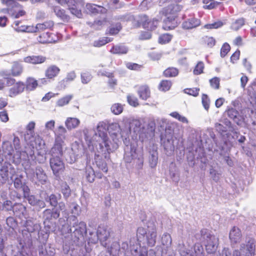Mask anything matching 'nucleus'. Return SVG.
Instances as JSON below:
<instances>
[{
	"instance_id": "49530a36",
	"label": "nucleus",
	"mask_w": 256,
	"mask_h": 256,
	"mask_svg": "<svg viewBox=\"0 0 256 256\" xmlns=\"http://www.w3.org/2000/svg\"><path fill=\"white\" fill-rule=\"evenodd\" d=\"M72 98L73 96L72 94H68L64 96L56 102V106L62 107L68 104Z\"/></svg>"
},
{
	"instance_id": "9b49d317",
	"label": "nucleus",
	"mask_w": 256,
	"mask_h": 256,
	"mask_svg": "<svg viewBox=\"0 0 256 256\" xmlns=\"http://www.w3.org/2000/svg\"><path fill=\"white\" fill-rule=\"evenodd\" d=\"M180 256H204L202 246L199 244H195L191 250L184 246L180 250Z\"/></svg>"
},
{
	"instance_id": "aec40b11",
	"label": "nucleus",
	"mask_w": 256,
	"mask_h": 256,
	"mask_svg": "<svg viewBox=\"0 0 256 256\" xmlns=\"http://www.w3.org/2000/svg\"><path fill=\"white\" fill-rule=\"evenodd\" d=\"M2 2L8 8L5 10L11 16L12 13L16 14L19 10L22 8V6L14 0H1Z\"/></svg>"
},
{
	"instance_id": "b1692460",
	"label": "nucleus",
	"mask_w": 256,
	"mask_h": 256,
	"mask_svg": "<svg viewBox=\"0 0 256 256\" xmlns=\"http://www.w3.org/2000/svg\"><path fill=\"white\" fill-rule=\"evenodd\" d=\"M12 87L10 88L8 95L10 97L13 98L22 93L25 89V84L24 82H18L13 84Z\"/></svg>"
},
{
	"instance_id": "37998d69",
	"label": "nucleus",
	"mask_w": 256,
	"mask_h": 256,
	"mask_svg": "<svg viewBox=\"0 0 256 256\" xmlns=\"http://www.w3.org/2000/svg\"><path fill=\"white\" fill-rule=\"evenodd\" d=\"M54 26V22L52 20H48L42 24H38L37 28L38 32L42 31L46 29L52 30Z\"/></svg>"
},
{
	"instance_id": "4be33fe9",
	"label": "nucleus",
	"mask_w": 256,
	"mask_h": 256,
	"mask_svg": "<svg viewBox=\"0 0 256 256\" xmlns=\"http://www.w3.org/2000/svg\"><path fill=\"white\" fill-rule=\"evenodd\" d=\"M200 24V21L199 19L193 16H190L189 18L182 22V27L184 29L190 30L199 26Z\"/></svg>"
},
{
	"instance_id": "13d9d810",
	"label": "nucleus",
	"mask_w": 256,
	"mask_h": 256,
	"mask_svg": "<svg viewBox=\"0 0 256 256\" xmlns=\"http://www.w3.org/2000/svg\"><path fill=\"white\" fill-rule=\"evenodd\" d=\"M92 78V76L90 72H84L81 74V80L84 84L88 83Z\"/></svg>"
},
{
	"instance_id": "4d7b16f0",
	"label": "nucleus",
	"mask_w": 256,
	"mask_h": 256,
	"mask_svg": "<svg viewBox=\"0 0 256 256\" xmlns=\"http://www.w3.org/2000/svg\"><path fill=\"white\" fill-rule=\"evenodd\" d=\"M112 40L110 38H104L94 42L93 46L95 47H100Z\"/></svg>"
},
{
	"instance_id": "3c124183",
	"label": "nucleus",
	"mask_w": 256,
	"mask_h": 256,
	"mask_svg": "<svg viewBox=\"0 0 256 256\" xmlns=\"http://www.w3.org/2000/svg\"><path fill=\"white\" fill-rule=\"evenodd\" d=\"M178 70L175 68H169L164 72V74L166 77H174L178 76Z\"/></svg>"
},
{
	"instance_id": "473e14b6",
	"label": "nucleus",
	"mask_w": 256,
	"mask_h": 256,
	"mask_svg": "<svg viewBox=\"0 0 256 256\" xmlns=\"http://www.w3.org/2000/svg\"><path fill=\"white\" fill-rule=\"evenodd\" d=\"M23 72V66L18 62H14L11 68V74L14 76H20Z\"/></svg>"
},
{
	"instance_id": "a878e982",
	"label": "nucleus",
	"mask_w": 256,
	"mask_h": 256,
	"mask_svg": "<svg viewBox=\"0 0 256 256\" xmlns=\"http://www.w3.org/2000/svg\"><path fill=\"white\" fill-rule=\"evenodd\" d=\"M166 18L164 20L162 28L164 30H168L174 28L178 26L175 16H166Z\"/></svg>"
},
{
	"instance_id": "c85d7f7f",
	"label": "nucleus",
	"mask_w": 256,
	"mask_h": 256,
	"mask_svg": "<svg viewBox=\"0 0 256 256\" xmlns=\"http://www.w3.org/2000/svg\"><path fill=\"white\" fill-rule=\"evenodd\" d=\"M60 69L56 65L50 66L45 71V76L47 78L52 79L59 74Z\"/></svg>"
},
{
	"instance_id": "412c9836",
	"label": "nucleus",
	"mask_w": 256,
	"mask_h": 256,
	"mask_svg": "<svg viewBox=\"0 0 256 256\" xmlns=\"http://www.w3.org/2000/svg\"><path fill=\"white\" fill-rule=\"evenodd\" d=\"M73 158L71 159L70 163L74 162L84 152L82 145L78 142H74L71 148Z\"/></svg>"
},
{
	"instance_id": "9d476101",
	"label": "nucleus",
	"mask_w": 256,
	"mask_h": 256,
	"mask_svg": "<svg viewBox=\"0 0 256 256\" xmlns=\"http://www.w3.org/2000/svg\"><path fill=\"white\" fill-rule=\"evenodd\" d=\"M164 147L168 155H171L173 154L174 148V141L176 138H174L173 134L170 130H166V134L164 137L162 138Z\"/></svg>"
},
{
	"instance_id": "f8f14e48",
	"label": "nucleus",
	"mask_w": 256,
	"mask_h": 256,
	"mask_svg": "<svg viewBox=\"0 0 256 256\" xmlns=\"http://www.w3.org/2000/svg\"><path fill=\"white\" fill-rule=\"evenodd\" d=\"M15 168L9 162H4L0 168V176L3 182L8 180L9 178H11L16 174Z\"/></svg>"
},
{
	"instance_id": "20e7f679",
	"label": "nucleus",
	"mask_w": 256,
	"mask_h": 256,
	"mask_svg": "<svg viewBox=\"0 0 256 256\" xmlns=\"http://www.w3.org/2000/svg\"><path fill=\"white\" fill-rule=\"evenodd\" d=\"M40 226L39 224L34 222L32 218L27 220L24 224V228L22 230V238L20 241V246L24 248L31 243L32 238H35V234H38V238H40V236L42 235L44 239L48 238L49 234L48 230L46 229L44 234L43 231L40 232Z\"/></svg>"
},
{
	"instance_id": "69168bd1",
	"label": "nucleus",
	"mask_w": 256,
	"mask_h": 256,
	"mask_svg": "<svg viewBox=\"0 0 256 256\" xmlns=\"http://www.w3.org/2000/svg\"><path fill=\"white\" fill-rule=\"evenodd\" d=\"M6 224L7 226L12 230H14V229L17 226V222L16 220L14 219V218L10 216L7 218L6 220Z\"/></svg>"
},
{
	"instance_id": "c9c22d12",
	"label": "nucleus",
	"mask_w": 256,
	"mask_h": 256,
	"mask_svg": "<svg viewBox=\"0 0 256 256\" xmlns=\"http://www.w3.org/2000/svg\"><path fill=\"white\" fill-rule=\"evenodd\" d=\"M24 84L25 88L28 91L34 90L38 86V81L34 78L30 77L27 78Z\"/></svg>"
},
{
	"instance_id": "ea45409f",
	"label": "nucleus",
	"mask_w": 256,
	"mask_h": 256,
	"mask_svg": "<svg viewBox=\"0 0 256 256\" xmlns=\"http://www.w3.org/2000/svg\"><path fill=\"white\" fill-rule=\"evenodd\" d=\"M10 73L7 70L0 71V76L6 81V84L8 86H12L15 82V79L10 78Z\"/></svg>"
},
{
	"instance_id": "393cba45",
	"label": "nucleus",
	"mask_w": 256,
	"mask_h": 256,
	"mask_svg": "<svg viewBox=\"0 0 256 256\" xmlns=\"http://www.w3.org/2000/svg\"><path fill=\"white\" fill-rule=\"evenodd\" d=\"M242 236L241 231L238 227L234 226L230 232L229 238L232 244H236L240 242Z\"/></svg>"
},
{
	"instance_id": "680f3d73",
	"label": "nucleus",
	"mask_w": 256,
	"mask_h": 256,
	"mask_svg": "<svg viewBox=\"0 0 256 256\" xmlns=\"http://www.w3.org/2000/svg\"><path fill=\"white\" fill-rule=\"evenodd\" d=\"M172 36L168 34H164L161 35L158 38V42L162 44L168 42L172 40Z\"/></svg>"
},
{
	"instance_id": "603ef678",
	"label": "nucleus",
	"mask_w": 256,
	"mask_h": 256,
	"mask_svg": "<svg viewBox=\"0 0 256 256\" xmlns=\"http://www.w3.org/2000/svg\"><path fill=\"white\" fill-rule=\"evenodd\" d=\"M124 110L123 106L118 103L112 104L110 108L111 112L116 115L120 114Z\"/></svg>"
},
{
	"instance_id": "a19ab883",
	"label": "nucleus",
	"mask_w": 256,
	"mask_h": 256,
	"mask_svg": "<svg viewBox=\"0 0 256 256\" xmlns=\"http://www.w3.org/2000/svg\"><path fill=\"white\" fill-rule=\"evenodd\" d=\"M85 176L89 182H93L96 176L94 170L91 166H86L85 171Z\"/></svg>"
},
{
	"instance_id": "bb28decb",
	"label": "nucleus",
	"mask_w": 256,
	"mask_h": 256,
	"mask_svg": "<svg viewBox=\"0 0 256 256\" xmlns=\"http://www.w3.org/2000/svg\"><path fill=\"white\" fill-rule=\"evenodd\" d=\"M64 144V142H57V140H55L54 144L50 150V154L52 157H61L62 156V146Z\"/></svg>"
},
{
	"instance_id": "8fccbe9b",
	"label": "nucleus",
	"mask_w": 256,
	"mask_h": 256,
	"mask_svg": "<svg viewBox=\"0 0 256 256\" xmlns=\"http://www.w3.org/2000/svg\"><path fill=\"white\" fill-rule=\"evenodd\" d=\"M170 115L172 117L176 118V120H178L180 122H182L184 124H188V118L180 114L177 112H172L170 114Z\"/></svg>"
},
{
	"instance_id": "f257e3e1",
	"label": "nucleus",
	"mask_w": 256,
	"mask_h": 256,
	"mask_svg": "<svg viewBox=\"0 0 256 256\" xmlns=\"http://www.w3.org/2000/svg\"><path fill=\"white\" fill-rule=\"evenodd\" d=\"M157 236L156 226L153 223H148L147 229L140 227L137 230V240L138 244H134L135 239H131L130 246L127 242L121 246L117 242H112L108 250L110 256H148V252L146 246L152 247L156 242ZM99 256H108L101 254Z\"/></svg>"
},
{
	"instance_id": "cd10ccee",
	"label": "nucleus",
	"mask_w": 256,
	"mask_h": 256,
	"mask_svg": "<svg viewBox=\"0 0 256 256\" xmlns=\"http://www.w3.org/2000/svg\"><path fill=\"white\" fill-rule=\"evenodd\" d=\"M46 58L42 56L32 55L25 57L24 62L33 64H38L44 63L46 60Z\"/></svg>"
},
{
	"instance_id": "1a4fd4ad",
	"label": "nucleus",
	"mask_w": 256,
	"mask_h": 256,
	"mask_svg": "<svg viewBox=\"0 0 256 256\" xmlns=\"http://www.w3.org/2000/svg\"><path fill=\"white\" fill-rule=\"evenodd\" d=\"M110 236V232L106 226H99L97 230L96 236H94V238L92 237L89 238V241L92 243L96 244L99 240L101 244L106 247L107 246L106 241Z\"/></svg>"
},
{
	"instance_id": "7ed1b4c3",
	"label": "nucleus",
	"mask_w": 256,
	"mask_h": 256,
	"mask_svg": "<svg viewBox=\"0 0 256 256\" xmlns=\"http://www.w3.org/2000/svg\"><path fill=\"white\" fill-rule=\"evenodd\" d=\"M13 142L15 150H14L11 144L8 141L4 142L2 146L6 158L12 163L18 165L22 160H28L30 157L34 155L33 147L28 146L25 147L24 150H20V140L18 137L14 136Z\"/></svg>"
},
{
	"instance_id": "774afa93",
	"label": "nucleus",
	"mask_w": 256,
	"mask_h": 256,
	"mask_svg": "<svg viewBox=\"0 0 256 256\" xmlns=\"http://www.w3.org/2000/svg\"><path fill=\"white\" fill-rule=\"evenodd\" d=\"M47 202H50L51 206L56 208L58 204V197L54 194H51L48 198Z\"/></svg>"
},
{
	"instance_id": "de8ad7c7",
	"label": "nucleus",
	"mask_w": 256,
	"mask_h": 256,
	"mask_svg": "<svg viewBox=\"0 0 256 256\" xmlns=\"http://www.w3.org/2000/svg\"><path fill=\"white\" fill-rule=\"evenodd\" d=\"M50 34L49 32L43 33L38 36V40L42 44L51 43L53 40L50 37Z\"/></svg>"
},
{
	"instance_id": "bf43d9fd",
	"label": "nucleus",
	"mask_w": 256,
	"mask_h": 256,
	"mask_svg": "<svg viewBox=\"0 0 256 256\" xmlns=\"http://www.w3.org/2000/svg\"><path fill=\"white\" fill-rule=\"evenodd\" d=\"M106 22L104 20H96L94 23H92L90 22H88V24L90 25L91 27L93 28L96 30H100L102 26Z\"/></svg>"
},
{
	"instance_id": "4c0bfd02",
	"label": "nucleus",
	"mask_w": 256,
	"mask_h": 256,
	"mask_svg": "<svg viewBox=\"0 0 256 256\" xmlns=\"http://www.w3.org/2000/svg\"><path fill=\"white\" fill-rule=\"evenodd\" d=\"M138 95L142 99L146 100L150 96V90L147 86H141L138 90Z\"/></svg>"
},
{
	"instance_id": "052dcab7",
	"label": "nucleus",
	"mask_w": 256,
	"mask_h": 256,
	"mask_svg": "<svg viewBox=\"0 0 256 256\" xmlns=\"http://www.w3.org/2000/svg\"><path fill=\"white\" fill-rule=\"evenodd\" d=\"M20 21L16 20L14 22V30L18 32H26V26L25 25H22L20 26Z\"/></svg>"
},
{
	"instance_id": "72a5a7b5",
	"label": "nucleus",
	"mask_w": 256,
	"mask_h": 256,
	"mask_svg": "<svg viewBox=\"0 0 256 256\" xmlns=\"http://www.w3.org/2000/svg\"><path fill=\"white\" fill-rule=\"evenodd\" d=\"M66 130L62 126H60L58 130L54 132L55 140L57 142H64L66 138Z\"/></svg>"
},
{
	"instance_id": "2f4dec72",
	"label": "nucleus",
	"mask_w": 256,
	"mask_h": 256,
	"mask_svg": "<svg viewBox=\"0 0 256 256\" xmlns=\"http://www.w3.org/2000/svg\"><path fill=\"white\" fill-rule=\"evenodd\" d=\"M128 48L124 44H117L114 46L110 50L113 54H127Z\"/></svg>"
},
{
	"instance_id": "6ab92c4d",
	"label": "nucleus",
	"mask_w": 256,
	"mask_h": 256,
	"mask_svg": "<svg viewBox=\"0 0 256 256\" xmlns=\"http://www.w3.org/2000/svg\"><path fill=\"white\" fill-rule=\"evenodd\" d=\"M60 216V211L56 208H54L52 210L46 209L43 212V218L44 219V224L45 227L46 226V222H50L52 219L56 220Z\"/></svg>"
},
{
	"instance_id": "5fc2aeb1",
	"label": "nucleus",
	"mask_w": 256,
	"mask_h": 256,
	"mask_svg": "<svg viewBox=\"0 0 256 256\" xmlns=\"http://www.w3.org/2000/svg\"><path fill=\"white\" fill-rule=\"evenodd\" d=\"M172 86V82L168 80H163L159 84V90L161 91L168 90Z\"/></svg>"
},
{
	"instance_id": "a18cd8bd",
	"label": "nucleus",
	"mask_w": 256,
	"mask_h": 256,
	"mask_svg": "<svg viewBox=\"0 0 256 256\" xmlns=\"http://www.w3.org/2000/svg\"><path fill=\"white\" fill-rule=\"evenodd\" d=\"M162 244L166 248H169L172 244V240L170 235L168 233H164L162 236Z\"/></svg>"
},
{
	"instance_id": "c756f323",
	"label": "nucleus",
	"mask_w": 256,
	"mask_h": 256,
	"mask_svg": "<svg viewBox=\"0 0 256 256\" xmlns=\"http://www.w3.org/2000/svg\"><path fill=\"white\" fill-rule=\"evenodd\" d=\"M53 12L57 17L60 18L64 22H68L70 20V16L66 14L64 10L59 6H55L53 7Z\"/></svg>"
},
{
	"instance_id": "f704fd0d",
	"label": "nucleus",
	"mask_w": 256,
	"mask_h": 256,
	"mask_svg": "<svg viewBox=\"0 0 256 256\" xmlns=\"http://www.w3.org/2000/svg\"><path fill=\"white\" fill-rule=\"evenodd\" d=\"M126 148L124 149L125 150V154L124 155V160L127 163H130L132 160L133 159L134 157V154L136 152V148H135L134 146H132V144L130 145V152H128V150L129 149L128 144L127 146H126Z\"/></svg>"
},
{
	"instance_id": "f03ea898",
	"label": "nucleus",
	"mask_w": 256,
	"mask_h": 256,
	"mask_svg": "<svg viewBox=\"0 0 256 256\" xmlns=\"http://www.w3.org/2000/svg\"><path fill=\"white\" fill-rule=\"evenodd\" d=\"M122 126V120L118 124L111 123L106 126L104 122L98 124L96 132L90 144L95 146L98 152L106 154L116 150L119 146L120 138H124L123 142L126 146L129 144L130 140L126 136V133Z\"/></svg>"
},
{
	"instance_id": "5701e85b",
	"label": "nucleus",
	"mask_w": 256,
	"mask_h": 256,
	"mask_svg": "<svg viewBox=\"0 0 256 256\" xmlns=\"http://www.w3.org/2000/svg\"><path fill=\"white\" fill-rule=\"evenodd\" d=\"M12 210L14 214L20 218H26L28 216L26 206L21 203L14 204Z\"/></svg>"
},
{
	"instance_id": "4468645a",
	"label": "nucleus",
	"mask_w": 256,
	"mask_h": 256,
	"mask_svg": "<svg viewBox=\"0 0 256 256\" xmlns=\"http://www.w3.org/2000/svg\"><path fill=\"white\" fill-rule=\"evenodd\" d=\"M227 114L228 117L232 119L237 124L241 126L244 124H246L248 122V120H246V117L242 115H240L238 111H237L236 109L232 108L227 111Z\"/></svg>"
},
{
	"instance_id": "c03bdc74",
	"label": "nucleus",
	"mask_w": 256,
	"mask_h": 256,
	"mask_svg": "<svg viewBox=\"0 0 256 256\" xmlns=\"http://www.w3.org/2000/svg\"><path fill=\"white\" fill-rule=\"evenodd\" d=\"M210 174L212 178L216 182L219 181L222 176L221 170L216 169L212 166L210 170Z\"/></svg>"
},
{
	"instance_id": "39448f33",
	"label": "nucleus",
	"mask_w": 256,
	"mask_h": 256,
	"mask_svg": "<svg viewBox=\"0 0 256 256\" xmlns=\"http://www.w3.org/2000/svg\"><path fill=\"white\" fill-rule=\"evenodd\" d=\"M66 224L62 226V231L66 233L72 232V227L74 228L72 232L74 236L79 240L84 236L86 233V224L84 222H78V218L74 215L69 216L66 219Z\"/></svg>"
},
{
	"instance_id": "7c9ffc66",
	"label": "nucleus",
	"mask_w": 256,
	"mask_h": 256,
	"mask_svg": "<svg viewBox=\"0 0 256 256\" xmlns=\"http://www.w3.org/2000/svg\"><path fill=\"white\" fill-rule=\"evenodd\" d=\"M80 124V120L76 118H68L65 121V126L68 130L76 128Z\"/></svg>"
},
{
	"instance_id": "58836bf2",
	"label": "nucleus",
	"mask_w": 256,
	"mask_h": 256,
	"mask_svg": "<svg viewBox=\"0 0 256 256\" xmlns=\"http://www.w3.org/2000/svg\"><path fill=\"white\" fill-rule=\"evenodd\" d=\"M86 8L88 12L92 14L104 12L105 10L102 6L91 4H86Z\"/></svg>"
},
{
	"instance_id": "2eb2a0df",
	"label": "nucleus",
	"mask_w": 256,
	"mask_h": 256,
	"mask_svg": "<svg viewBox=\"0 0 256 256\" xmlns=\"http://www.w3.org/2000/svg\"><path fill=\"white\" fill-rule=\"evenodd\" d=\"M22 174L18 176L14 180V186L18 192H22L23 194H28L30 188L22 180Z\"/></svg>"
},
{
	"instance_id": "423d86ee",
	"label": "nucleus",
	"mask_w": 256,
	"mask_h": 256,
	"mask_svg": "<svg viewBox=\"0 0 256 256\" xmlns=\"http://www.w3.org/2000/svg\"><path fill=\"white\" fill-rule=\"evenodd\" d=\"M122 126L124 127L126 133V136L128 139L131 132L136 134H140V138L144 142V140L142 138V133L144 131V124L143 120L138 119H134L130 118L124 117L122 120Z\"/></svg>"
},
{
	"instance_id": "6e6552de",
	"label": "nucleus",
	"mask_w": 256,
	"mask_h": 256,
	"mask_svg": "<svg viewBox=\"0 0 256 256\" xmlns=\"http://www.w3.org/2000/svg\"><path fill=\"white\" fill-rule=\"evenodd\" d=\"M26 174L32 182L36 184H44L48 180V176L40 166H36L34 170L24 167Z\"/></svg>"
},
{
	"instance_id": "ddd939ff",
	"label": "nucleus",
	"mask_w": 256,
	"mask_h": 256,
	"mask_svg": "<svg viewBox=\"0 0 256 256\" xmlns=\"http://www.w3.org/2000/svg\"><path fill=\"white\" fill-rule=\"evenodd\" d=\"M50 164L54 174L56 176L64 169V162L60 156L52 157Z\"/></svg>"
},
{
	"instance_id": "e433bc0d",
	"label": "nucleus",
	"mask_w": 256,
	"mask_h": 256,
	"mask_svg": "<svg viewBox=\"0 0 256 256\" xmlns=\"http://www.w3.org/2000/svg\"><path fill=\"white\" fill-rule=\"evenodd\" d=\"M158 160V153L156 150H152L150 152L149 163L152 168L156 166Z\"/></svg>"
},
{
	"instance_id": "09e8293b",
	"label": "nucleus",
	"mask_w": 256,
	"mask_h": 256,
	"mask_svg": "<svg viewBox=\"0 0 256 256\" xmlns=\"http://www.w3.org/2000/svg\"><path fill=\"white\" fill-rule=\"evenodd\" d=\"M61 192L66 200L68 199L70 196L71 190L69 186L66 182L62 184L61 186Z\"/></svg>"
},
{
	"instance_id": "6e6d98bb",
	"label": "nucleus",
	"mask_w": 256,
	"mask_h": 256,
	"mask_svg": "<svg viewBox=\"0 0 256 256\" xmlns=\"http://www.w3.org/2000/svg\"><path fill=\"white\" fill-rule=\"evenodd\" d=\"M244 24V20L242 18H238L231 25V28L234 30H238Z\"/></svg>"
},
{
	"instance_id": "79ce46f5",
	"label": "nucleus",
	"mask_w": 256,
	"mask_h": 256,
	"mask_svg": "<svg viewBox=\"0 0 256 256\" xmlns=\"http://www.w3.org/2000/svg\"><path fill=\"white\" fill-rule=\"evenodd\" d=\"M55 254V249L51 246L39 250V256H54Z\"/></svg>"
},
{
	"instance_id": "864d4df0",
	"label": "nucleus",
	"mask_w": 256,
	"mask_h": 256,
	"mask_svg": "<svg viewBox=\"0 0 256 256\" xmlns=\"http://www.w3.org/2000/svg\"><path fill=\"white\" fill-rule=\"evenodd\" d=\"M97 157L98 158V156ZM95 159L98 168L104 172H107L108 168L106 162L104 160H99L98 158H96Z\"/></svg>"
},
{
	"instance_id": "dca6fc26",
	"label": "nucleus",
	"mask_w": 256,
	"mask_h": 256,
	"mask_svg": "<svg viewBox=\"0 0 256 256\" xmlns=\"http://www.w3.org/2000/svg\"><path fill=\"white\" fill-rule=\"evenodd\" d=\"M140 22L144 28L150 30H154L157 26L158 23V20L154 18L150 20L146 15L140 16Z\"/></svg>"
},
{
	"instance_id": "f3484780",
	"label": "nucleus",
	"mask_w": 256,
	"mask_h": 256,
	"mask_svg": "<svg viewBox=\"0 0 256 256\" xmlns=\"http://www.w3.org/2000/svg\"><path fill=\"white\" fill-rule=\"evenodd\" d=\"M182 8V5L174 4H170L167 7L164 8L160 12L165 16L171 15L172 16H175L176 18L178 13L181 11Z\"/></svg>"
},
{
	"instance_id": "0eeeda50",
	"label": "nucleus",
	"mask_w": 256,
	"mask_h": 256,
	"mask_svg": "<svg viewBox=\"0 0 256 256\" xmlns=\"http://www.w3.org/2000/svg\"><path fill=\"white\" fill-rule=\"evenodd\" d=\"M200 240L204 243L206 249L208 253L214 252L218 246V238L214 235L210 234L206 229L200 230Z\"/></svg>"
},
{
	"instance_id": "0e129e2a",
	"label": "nucleus",
	"mask_w": 256,
	"mask_h": 256,
	"mask_svg": "<svg viewBox=\"0 0 256 256\" xmlns=\"http://www.w3.org/2000/svg\"><path fill=\"white\" fill-rule=\"evenodd\" d=\"M204 68V64L202 62H199L194 70L193 72L195 75L200 74L203 72Z\"/></svg>"
},
{
	"instance_id": "338daca9",
	"label": "nucleus",
	"mask_w": 256,
	"mask_h": 256,
	"mask_svg": "<svg viewBox=\"0 0 256 256\" xmlns=\"http://www.w3.org/2000/svg\"><path fill=\"white\" fill-rule=\"evenodd\" d=\"M69 10H70L72 14L76 16V17L78 18L82 17V14L81 10H79L75 4H74L72 6L70 7Z\"/></svg>"
},
{
	"instance_id": "a211bd4d",
	"label": "nucleus",
	"mask_w": 256,
	"mask_h": 256,
	"mask_svg": "<svg viewBox=\"0 0 256 256\" xmlns=\"http://www.w3.org/2000/svg\"><path fill=\"white\" fill-rule=\"evenodd\" d=\"M30 190L28 194H24V197L27 200L28 204L38 209H42L46 206V204L42 200L38 199L34 196L30 195Z\"/></svg>"
},
{
	"instance_id": "e2e57ef3",
	"label": "nucleus",
	"mask_w": 256,
	"mask_h": 256,
	"mask_svg": "<svg viewBox=\"0 0 256 256\" xmlns=\"http://www.w3.org/2000/svg\"><path fill=\"white\" fill-rule=\"evenodd\" d=\"M203 40L204 44L210 48H212L216 44V40L212 37L204 36Z\"/></svg>"
}]
</instances>
